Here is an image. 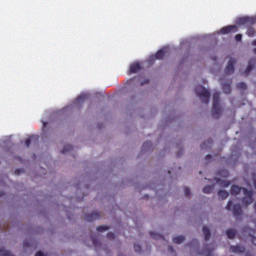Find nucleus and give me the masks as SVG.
Instances as JSON below:
<instances>
[{"label": "nucleus", "instance_id": "obj_1", "mask_svg": "<svg viewBox=\"0 0 256 256\" xmlns=\"http://www.w3.org/2000/svg\"><path fill=\"white\" fill-rule=\"evenodd\" d=\"M241 191L244 193V197L242 198V204L245 207H249V205L253 203V190H247V188H243L237 185H233L231 187V195H239Z\"/></svg>", "mask_w": 256, "mask_h": 256}, {"label": "nucleus", "instance_id": "obj_2", "mask_svg": "<svg viewBox=\"0 0 256 256\" xmlns=\"http://www.w3.org/2000/svg\"><path fill=\"white\" fill-rule=\"evenodd\" d=\"M220 98H221V94L219 92H214L213 106H212L213 119H219V117H221L222 109H221V104L219 103Z\"/></svg>", "mask_w": 256, "mask_h": 256}, {"label": "nucleus", "instance_id": "obj_3", "mask_svg": "<svg viewBox=\"0 0 256 256\" xmlns=\"http://www.w3.org/2000/svg\"><path fill=\"white\" fill-rule=\"evenodd\" d=\"M232 207V209H231ZM226 209L227 211H232L235 219H237L238 221H242L243 219V208H241V204H234L233 205V201H228L227 205H226Z\"/></svg>", "mask_w": 256, "mask_h": 256}, {"label": "nucleus", "instance_id": "obj_4", "mask_svg": "<svg viewBox=\"0 0 256 256\" xmlns=\"http://www.w3.org/2000/svg\"><path fill=\"white\" fill-rule=\"evenodd\" d=\"M197 97H199L202 101V103H205L206 105L209 103V99L211 97V92L207 90L202 85H198L194 89Z\"/></svg>", "mask_w": 256, "mask_h": 256}, {"label": "nucleus", "instance_id": "obj_5", "mask_svg": "<svg viewBox=\"0 0 256 256\" xmlns=\"http://www.w3.org/2000/svg\"><path fill=\"white\" fill-rule=\"evenodd\" d=\"M238 28L236 25H229L221 28L220 33L222 35H229V33H237Z\"/></svg>", "mask_w": 256, "mask_h": 256}, {"label": "nucleus", "instance_id": "obj_6", "mask_svg": "<svg viewBox=\"0 0 256 256\" xmlns=\"http://www.w3.org/2000/svg\"><path fill=\"white\" fill-rule=\"evenodd\" d=\"M226 75H233L235 73V59H231L226 68H225Z\"/></svg>", "mask_w": 256, "mask_h": 256}, {"label": "nucleus", "instance_id": "obj_7", "mask_svg": "<svg viewBox=\"0 0 256 256\" xmlns=\"http://www.w3.org/2000/svg\"><path fill=\"white\" fill-rule=\"evenodd\" d=\"M97 219H101V215L97 211L92 212L90 214H87L85 216V221H88V223H91L93 221H97Z\"/></svg>", "mask_w": 256, "mask_h": 256}, {"label": "nucleus", "instance_id": "obj_8", "mask_svg": "<svg viewBox=\"0 0 256 256\" xmlns=\"http://www.w3.org/2000/svg\"><path fill=\"white\" fill-rule=\"evenodd\" d=\"M141 64L139 62H135L130 65L129 75H133V73H139L141 71Z\"/></svg>", "mask_w": 256, "mask_h": 256}, {"label": "nucleus", "instance_id": "obj_9", "mask_svg": "<svg viewBox=\"0 0 256 256\" xmlns=\"http://www.w3.org/2000/svg\"><path fill=\"white\" fill-rule=\"evenodd\" d=\"M202 231L205 241H209L211 239V230L207 226H203Z\"/></svg>", "mask_w": 256, "mask_h": 256}, {"label": "nucleus", "instance_id": "obj_10", "mask_svg": "<svg viewBox=\"0 0 256 256\" xmlns=\"http://www.w3.org/2000/svg\"><path fill=\"white\" fill-rule=\"evenodd\" d=\"M231 253H245V247L243 246H231Z\"/></svg>", "mask_w": 256, "mask_h": 256}, {"label": "nucleus", "instance_id": "obj_11", "mask_svg": "<svg viewBox=\"0 0 256 256\" xmlns=\"http://www.w3.org/2000/svg\"><path fill=\"white\" fill-rule=\"evenodd\" d=\"M226 235H227L228 239H235V235H237V230L231 229V228L227 229Z\"/></svg>", "mask_w": 256, "mask_h": 256}, {"label": "nucleus", "instance_id": "obj_12", "mask_svg": "<svg viewBox=\"0 0 256 256\" xmlns=\"http://www.w3.org/2000/svg\"><path fill=\"white\" fill-rule=\"evenodd\" d=\"M153 57H154V59L161 60L165 57V51L163 49L158 50Z\"/></svg>", "mask_w": 256, "mask_h": 256}, {"label": "nucleus", "instance_id": "obj_13", "mask_svg": "<svg viewBox=\"0 0 256 256\" xmlns=\"http://www.w3.org/2000/svg\"><path fill=\"white\" fill-rule=\"evenodd\" d=\"M223 92L226 93V95H229L231 93V84L230 83H224L222 84Z\"/></svg>", "mask_w": 256, "mask_h": 256}, {"label": "nucleus", "instance_id": "obj_14", "mask_svg": "<svg viewBox=\"0 0 256 256\" xmlns=\"http://www.w3.org/2000/svg\"><path fill=\"white\" fill-rule=\"evenodd\" d=\"M38 139H39V136H30V137L25 141L26 147H31L32 141H37Z\"/></svg>", "mask_w": 256, "mask_h": 256}, {"label": "nucleus", "instance_id": "obj_15", "mask_svg": "<svg viewBox=\"0 0 256 256\" xmlns=\"http://www.w3.org/2000/svg\"><path fill=\"white\" fill-rule=\"evenodd\" d=\"M185 241V236H176L173 238V243H176L177 245H181Z\"/></svg>", "mask_w": 256, "mask_h": 256}, {"label": "nucleus", "instance_id": "obj_16", "mask_svg": "<svg viewBox=\"0 0 256 256\" xmlns=\"http://www.w3.org/2000/svg\"><path fill=\"white\" fill-rule=\"evenodd\" d=\"M218 197L220 199H227V197H229V192H227L226 190H220L218 191Z\"/></svg>", "mask_w": 256, "mask_h": 256}, {"label": "nucleus", "instance_id": "obj_17", "mask_svg": "<svg viewBox=\"0 0 256 256\" xmlns=\"http://www.w3.org/2000/svg\"><path fill=\"white\" fill-rule=\"evenodd\" d=\"M91 241H92L94 247H99L101 245L97 236H91Z\"/></svg>", "mask_w": 256, "mask_h": 256}, {"label": "nucleus", "instance_id": "obj_18", "mask_svg": "<svg viewBox=\"0 0 256 256\" xmlns=\"http://www.w3.org/2000/svg\"><path fill=\"white\" fill-rule=\"evenodd\" d=\"M73 150V146L70 145V144H67L64 146V148L62 149V153L65 154V153H69V151H72Z\"/></svg>", "mask_w": 256, "mask_h": 256}, {"label": "nucleus", "instance_id": "obj_19", "mask_svg": "<svg viewBox=\"0 0 256 256\" xmlns=\"http://www.w3.org/2000/svg\"><path fill=\"white\" fill-rule=\"evenodd\" d=\"M203 193H206V194L213 193V186L211 185L205 186L203 188Z\"/></svg>", "mask_w": 256, "mask_h": 256}, {"label": "nucleus", "instance_id": "obj_20", "mask_svg": "<svg viewBox=\"0 0 256 256\" xmlns=\"http://www.w3.org/2000/svg\"><path fill=\"white\" fill-rule=\"evenodd\" d=\"M246 34L248 35V37H255L256 31L253 28H248Z\"/></svg>", "mask_w": 256, "mask_h": 256}, {"label": "nucleus", "instance_id": "obj_21", "mask_svg": "<svg viewBox=\"0 0 256 256\" xmlns=\"http://www.w3.org/2000/svg\"><path fill=\"white\" fill-rule=\"evenodd\" d=\"M253 71V66L251 63L248 64L247 68L244 71V75H249Z\"/></svg>", "mask_w": 256, "mask_h": 256}, {"label": "nucleus", "instance_id": "obj_22", "mask_svg": "<svg viewBox=\"0 0 256 256\" xmlns=\"http://www.w3.org/2000/svg\"><path fill=\"white\" fill-rule=\"evenodd\" d=\"M237 89H241L242 91H245L247 89V84H245V82H240L237 84Z\"/></svg>", "mask_w": 256, "mask_h": 256}, {"label": "nucleus", "instance_id": "obj_23", "mask_svg": "<svg viewBox=\"0 0 256 256\" xmlns=\"http://www.w3.org/2000/svg\"><path fill=\"white\" fill-rule=\"evenodd\" d=\"M96 229L98 233H103V231H109V226H98Z\"/></svg>", "mask_w": 256, "mask_h": 256}, {"label": "nucleus", "instance_id": "obj_24", "mask_svg": "<svg viewBox=\"0 0 256 256\" xmlns=\"http://www.w3.org/2000/svg\"><path fill=\"white\" fill-rule=\"evenodd\" d=\"M0 256H11V252L5 250V248L0 249Z\"/></svg>", "mask_w": 256, "mask_h": 256}, {"label": "nucleus", "instance_id": "obj_25", "mask_svg": "<svg viewBox=\"0 0 256 256\" xmlns=\"http://www.w3.org/2000/svg\"><path fill=\"white\" fill-rule=\"evenodd\" d=\"M85 99H87V95L83 94V95L78 96L76 101L83 102V101H85Z\"/></svg>", "mask_w": 256, "mask_h": 256}, {"label": "nucleus", "instance_id": "obj_26", "mask_svg": "<svg viewBox=\"0 0 256 256\" xmlns=\"http://www.w3.org/2000/svg\"><path fill=\"white\" fill-rule=\"evenodd\" d=\"M134 251H135L136 253H141V245L135 243V244H134Z\"/></svg>", "mask_w": 256, "mask_h": 256}, {"label": "nucleus", "instance_id": "obj_27", "mask_svg": "<svg viewBox=\"0 0 256 256\" xmlns=\"http://www.w3.org/2000/svg\"><path fill=\"white\" fill-rule=\"evenodd\" d=\"M184 195L185 197H191V190L189 188H184Z\"/></svg>", "mask_w": 256, "mask_h": 256}, {"label": "nucleus", "instance_id": "obj_28", "mask_svg": "<svg viewBox=\"0 0 256 256\" xmlns=\"http://www.w3.org/2000/svg\"><path fill=\"white\" fill-rule=\"evenodd\" d=\"M203 255L205 256H213V250H204L203 252Z\"/></svg>", "mask_w": 256, "mask_h": 256}, {"label": "nucleus", "instance_id": "obj_29", "mask_svg": "<svg viewBox=\"0 0 256 256\" xmlns=\"http://www.w3.org/2000/svg\"><path fill=\"white\" fill-rule=\"evenodd\" d=\"M106 237H107V239L113 240V239H115V233L109 232Z\"/></svg>", "mask_w": 256, "mask_h": 256}, {"label": "nucleus", "instance_id": "obj_30", "mask_svg": "<svg viewBox=\"0 0 256 256\" xmlns=\"http://www.w3.org/2000/svg\"><path fill=\"white\" fill-rule=\"evenodd\" d=\"M241 39H243V35L237 34V35L235 36V40H236V41H241Z\"/></svg>", "mask_w": 256, "mask_h": 256}, {"label": "nucleus", "instance_id": "obj_31", "mask_svg": "<svg viewBox=\"0 0 256 256\" xmlns=\"http://www.w3.org/2000/svg\"><path fill=\"white\" fill-rule=\"evenodd\" d=\"M24 247H31V243L29 242V240H25L23 243Z\"/></svg>", "mask_w": 256, "mask_h": 256}, {"label": "nucleus", "instance_id": "obj_32", "mask_svg": "<svg viewBox=\"0 0 256 256\" xmlns=\"http://www.w3.org/2000/svg\"><path fill=\"white\" fill-rule=\"evenodd\" d=\"M150 237L155 239V238H157V234L155 232H150Z\"/></svg>", "mask_w": 256, "mask_h": 256}, {"label": "nucleus", "instance_id": "obj_33", "mask_svg": "<svg viewBox=\"0 0 256 256\" xmlns=\"http://www.w3.org/2000/svg\"><path fill=\"white\" fill-rule=\"evenodd\" d=\"M21 172H22L21 169H16V170H15V175H21Z\"/></svg>", "mask_w": 256, "mask_h": 256}, {"label": "nucleus", "instance_id": "obj_34", "mask_svg": "<svg viewBox=\"0 0 256 256\" xmlns=\"http://www.w3.org/2000/svg\"><path fill=\"white\" fill-rule=\"evenodd\" d=\"M205 159H206V161H211L212 156H211V155H206V156H205Z\"/></svg>", "mask_w": 256, "mask_h": 256}, {"label": "nucleus", "instance_id": "obj_35", "mask_svg": "<svg viewBox=\"0 0 256 256\" xmlns=\"http://www.w3.org/2000/svg\"><path fill=\"white\" fill-rule=\"evenodd\" d=\"M35 256H45V254H43V252L39 251L35 254Z\"/></svg>", "mask_w": 256, "mask_h": 256}, {"label": "nucleus", "instance_id": "obj_36", "mask_svg": "<svg viewBox=\"0 0 256 256\" xmlns=\"http://www.w3.org/2000/svg\"><path fill=\"white\" fill-rule=\"evenodd\" d=\"M251 241H252V244H253V245H256V239H255V237L252 236V240H251Z\"/></svg>", "mask_w": 256, "mask_h": 256}, {"label": "nucleus", "instance_id": "obj_37", "mask_svg": "<svg viewBox=\"0 0 256 256\" xmlns=\"http://www.w3.org/2000/svg\"><path fill=\"white\" fill-rule=\"evenodd\" d=\"M147 145H151V142H145V143L143 144V147H147Z\"/></svg>", "mask_w": 256, "mask_h": 256}, {"label": "nucleus", "instance_id": "obj_38", "mask_svg": "<svg viewBox=\"0 0 256 256\" xmlns=\"http://www.w3.org/2000/svg\"><path fill=\"white\" fill-rule=\"evenodd\" d=\"M207 143H208V145H213V140L210 139L207 141Z\"/></svg>", "mask_w": 256, "mask_h": 256}, {"label": "nucleus", "instance_id": "obj_39", "mask_svg": "<svg viewBox=\"0 0 256 256\" xmlns=\"http://www.w3.org/2000/svg\"><path fill=\"white\" fill-rule=\"evenodd\" d=\"M145 83H149V80H146L145 82H141L140 85L143 86Z\"/></svg>", "mask_w": 256, "mask_h": 256}, {"label": "nucleus", "instance_id": "obj_40", "mask_svg": "<svg viewBox=\"0 0 256 256\" xmlns=\"http://www.w3.org/2000/svg\"><path fill=\"white\" fill-rule=\"evenodd\" d=\"M168 251H174L173 246H168Z\"/></svg>", "mask_w": 256, "mask_h": 256}, {"label": "nucleus", "instance_id": "obj_41", "mask_svg": "<svg viewBox=\"0 0 256 256\" xmlns=\"http://www.w3.org/2000/svg\"><path fill=\"white\" fill-rule=\"evenodd\" d=\"M205 145H206V143L204 142L203 144H201V149H205Z\"/></svg>", "mask_w": 256, "mask_h": 256}, {"label": "nucleus", "instance_id": "obj_42", "mask_svg": "<svg viewBox=\"0 0 256 256\" xmlns=\"http://www.w3.org/2000/svg\"><path fill=\"white\" fill-rule=\"evenodd\" d=\"M252 45L256 47V39L252 41Z\"/></svg>", "mask_w": 256, "mask_h": 256}, {"label": "nucleus", "instance_id": "obj_43", "mask_svg": "<svg viewBox=\"0 0 256 256\" xmlns=\"http://www.w3.org/2000/svg\"><path fill=\"white\" fill-rule=\"evenodd\" d=\"M224 187H229V182H224Z\"/></svg>", "mask_w": 256, "mask_h": 256}, {"label": "nucleus", "instance_id": "obj_44", "mask_svg": "<svg viewBox=\"0 0 256 256\" xmlns=\"http://www.w3.org/2000/svg\"><path fill=\"white\" fill-rule=\"evenodd\" d=\"M48 123L47 122H43V127H47Z\"/></svg>", "mask_w": 256, "mask_h": 256}, {"label": "nucleus", "instance_id": "obj_45", "mask_svg": "<svg viewBox=\"0 0 256 256\" xmlns=\"http://www.w3.org/2000/svg\"><path fill=\"white\" fill-rule=\"evenodd\" d=\"M253 51H254V53H255V55H256V48H254Z\"/></svg>", "mask_w": 256, "mask_h": 256}, {"label": "nucleus", "instance_id": "obj_46", "mask_svg": "<svg viewBox=\"0 0 256 256\" xmlns=\"http://www.w3.org/2000/svg\"><path fill=\"white\" fill-rule=\"evenodd\" d=\"M3 196V192L0 193V197Z\"/></svg>", "mask_w": 256, "mask_h": 256}]
</instances>
